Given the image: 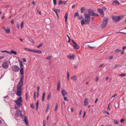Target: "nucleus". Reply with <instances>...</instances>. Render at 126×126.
Returning a JSON list of instances; mask_svg holds the SVG:
<instances>
[{"label": "nucleus", "mask_w": 126, "mask_h": 126, "mask_svg": "<svg viewBox=\"0 0 126 126\" xmlns=\"http://www.w3.org/2000/svg\"><path fill=\"white\" fill-rule=\"evenodd\" d=\"M85 24V21L84 20H82L81 21V24L82 25H83Z\"/></svg>", "instance_id": "473e14b6"}, {"label": "nucleus", "mask_w": 126, "mask_h": 126, "mask_svg": "<svg viewBox=\"0 0 126 126\" xmlns=\"http://www.w3.org/2000/svg\"><path fill=\"white\" fill-rule=\"evenodd\" d=\"M26 96V100H27L28 98V96H27V93H26L25 95Z\"/></svg>", "instance_id": "864d4df0"}, {"label": "nucleus", "mask_w": 126, "mask_h": 126, "mask_svg": "<svg viewBox=\"0 0 126 126\" xmlns=\"http://www.w3.org/2000/svg\"><path fill=\"white\" fill-rule=\"evenodd\" d=\"M8 53L11 54V53L14 54L15 55H16L17 54L16 52L13 50H12L10 52L8 51Z\"/></svg>", "instance_id": "a211bd4d"}, {"label": "nucleus", "mask_w": 126, "mask_h": 126, "mask_svg": "<svg viewBox=\"0 0 126 126\" xmlns=\"http://www.w3.org/2000/svg\"><path fill=\"white\" fill-rule=\"evenodd\" d=\"M52 58L51 55L49 56H48L46 58V59L47 60H50Z\"/></svg>", "instance_id": "b1692460"}, {"label": "nucleus", "mask_w": 126, "mask_h": 126, "mask_svg": "<svg viewBox=\"0 0 126 126\" xmlns=\"http://www.w3.org/2000/svg\"><path fill=\"white\" fill-rule=\"evenodd\" d=\"M11 23L12 24H13L14 23V20H12L11 21Z\"/></svg>", "instance_id": "69168bd1"}, {"label": "nucleus", "mask_w": 126, "mask_h": 126, "mask_svg": "<svg viewBox=\"0 0 126 126\" xmlns=\"http://www.w3.org/2000/svg\"><path fill=\"white\" fill-rule=\"evenodd\" d=\"M20 72L21 75H24V69L22 67H21L20 69Z\"/></svg>", "instance_id": "6ab92c4d"}, {"label": "nucleus", "mask_w": 126, "mask_h": 126, "mask_svg": "<svg viewBox=\"0 0 126 126\" xmlns=\"http://www.w3.org/2000/svg\"><path fill=\"white\" fill-rule=\"evenodd\" d=\"M102 10H103H103H106V8L105 7H102Z\"/></svg>", "instance_id": "6e6d98bb"}, {"label": "nucleus", "mask_w": 126, "mask_h": 126, "mask_svg": "<svg viewBox=\"0 0 126 126\" xmlns=\"http://www.w3.org/2000/svg\"><path fill=\"white\" fill-rule=\"evenodd\" d=\"M84 15L85 16V21L87 24H89L90 20V16L88 14H86L85 12Z\"/></svg>", "instance_id": "7ed1b4c3"}, {"label": "nucleus", "mask_w": 126, "mask_h": 126, "mask_svg": "<svg viewBox=\"0 0 126 126\" xmlns=\"http://www.w3.org/2000/svg\"><path fill=\"white\" fill-rule=\"evenodd\" d=\"M88 14L90 16L91 15L93 16H98V14L96 13H95L93 10L91 9H89L88 10Z\"/></svg>", "instance_id": "20e7f679"}, {"label": "nucleus", "mask_w": 126, "mask_h": 126, "mask_svg": "<svg viewBox=\"0 0 126 126\" xmlns=\"http://www.w3.org/2000/svg\"><path fill=\"white\" fill-rule=\"evenodd\" d=\"M117 95V94H116V93L114 95H113L111 97L112 98V97H114L115 96H116Z\"/></svg>", "instance_id": "e2e57ef3"}, {"label": "nucleus", "mask_w": 126, "mask_h": 126, "mask_svg": "<svg viewBox=\"0 0 126 126\" xmlns=\"http://www.w3.org/2000/svg\"><path fill=\"white\" fill-rule=\"evenodd\" d=\"M36 110H38V107L39 103H38V101H37V102H36Z\"/></svg>", "instance_id": "c756f323"}, {"label": "nucleus", "mask_w": 126, "mask_h": 126, "mask_svg": "<svg viewBox=\"0 0 126 126\" xmlns=\"http://www.w3.org/2000/svg\"><path fill=\"white\" fill-rule=\"evenodd\" d=\"M114 3L115 4H119V2L116 0H115L113 1V3H112V4H113V5H114L113 4Z\"/></svg>", "instance_id": "5701e85b"}, {"label": "nucleus", "mask_w": 126, "mask_h": 126, "mask_svg": "<svg viewBox=\"0 0 126 126\" xmlns=\"http://www.w3.org/2000/svg\"><path fill=\"white\" fill-rule=\"evenodd\" d=\"M42 44H40L38 45L37 46V48H39L40 47H42Z\"/></svg>", "instance_id": "58836bf2"}, {"label": "nucleus", "mask_w": 126, "mask_h": 126, "mask_svg": "<svg viewBox=\"0 0 126 126\" xmlns=\"http://www.w3.org/2000/svg\"><path fill=\"white\" fill-rule=\"evenodd\" d=\"M19 63H20V67L21 68V67H21L22 66H23V64H22V62L20 61H19Z\"/></svg>", "instance_id": "ea45409f"}, {"label": "nucleus", "mask_w": 126, "mask_h": 126, "mask_svg": "<svg viewBox=\"0 0 126 126\" xmlns=\"http://www.w3.org/2000/svg\"><path fill=\"white\" fill-rule=\"evenodd\" d=\"M4 58V56H0V59H3Z\"/></svg>", "instance_id": "338daca9"}, {"label": "nucleus", "mask_w": 126, "mask_h": 126, "mask_svg": "<svg viewBox=\"0 0 126 126\" xmlns=\"http://www.w3.org/2000/svg\"><path fill=\"white\" fill-rule=\"evenodd\" d=\"M24 122L25 124L27 126L28 124V119L26 116H25L24 117Z\"/></svg>", "instance_id": "f8f14e48"}, {"label": "nucleus", "mask_w": 126, "mask_h": 126, "mask_svg": "<svg viewBox=\"0 0 126 126\" xmlns=\"http://www.w3.org/2000/svg\"><path fill=\"white\" fill-rule=\"evenodd\" d=\"M113 58V56H110L109 57V59L110 60H111V59H112Z\"/></svg>", "instance_id": "5fc2aeb1"}, {"label": "nucleus", "mask_w": 126, "mask_h": 126, "mask_svg": "<svg viewBox=\"0 0 126 126\" xmlns=\"http://www.w3.org/2000/svg\"><path fill=\"white\" fill-rule=\"evenodd\" d=\"M85 9L84 7H82L80 9V11L81 13H83Z\"/></svg>", "instance_id": "c85d7f7f"}, {"label": "nucleus", "mask_w": 126, "mask_h": 126, "mask_svg": "<svg viewBox=\"0 0 126 126\" xmlns=\"http://www.w3.org/2000/svg\"><path fill=\"white\" fill-rule=\"evenodd\" d=\"M53 2L54 4L55 5L56 4V0H53Z\"/></svg>", "instance_id": "de8ad7c7"}, {"label": "nucleus", "mask_w": 126, "mask_h": 126, "mask_svg": "<svg viewBox=\"0 0 126 126\" xmlns=\"http://www.w3.org/2000/svg\"><path fill=\"white\" fill-rule=\"evenodd\" d=\"M78 18L79 20H80L81 19H83V18L82 17V15L81 16V17H78Z\"/></svg>", "instance_id": "603ef678"}, {"label": "nucleus", "mask_w": 126, "mask_h": 126, "mask_svg": "<svg viewBox=\"0 0 126 126\" xmlns=\"http://www.w3.org/2000/svg\"><path fill=\"white\" fill-rule=\"evenodd\" d=\"M50 107L49 105V104H47V106L46 109V111L47 112L48 111V110L49 109Z\"/></svg>", "instance_id": "bb28decb"}, {"label": "nucleus", "mask_w": 126, "mask_h": 126, "mask_svg": "<svg viewBox=\"0 0 126 126\" xmlns=\"http://www.w3.org/2000/svg\"><path fill=\"white\" fill-rule=\"evenodd\" d=\"M16 27L18 29L19 27V25L18 24H17L16 25Z\"/></svg>", "instance_id": "13d9d810"}, {"label": "nucleus", "mask_w": 126, "mask_h": 126, "mask_svg": "<svg viewBox=\"0 0 126 126\" xmlns=\"http://www.w3.org/2000/svg\"><path fill=\"white\" fill-rule=\"evenodd\" d=\"M121 51V50L119 49H117L115 50V52H118Z\"/></svg>", "instance_id": "4c0bfd02"}, {"label": "nucleus", "mask_w": 126, "mask_h": 126, "mask_svg": "<svg viewBox=\"0 0 126 126\" xmlns=\"http://www.w3.org/2000/svg\"><path fill=\"white\" fill-rule=\"evenodd\" d=\"M69 73L67 71V79L68 80H69Z\"/></svg>", "instance_id": "72a5a7b5"}, {"label": "nucleus", "mask_w": 126, "mask_h": 126, "mask_svg": "<svg viewBox=\"0 0 126 126\" xmlns=\"http://www.w3.org/2000/svg\"><path fill=\"white\" fill-rule=\"evenodd\" d=\"M98 79H99V78H98V77H97L96 78V79H95V81H97L98 80Z\"/></svg>", "instance_id": "774afa93"}, {"label": "nucleus", "mask_w": 126, "mask_h": 126, "mask_svg": "<svg viewBox=\"0 0 126 126\" xmlns=\"http://www.w3.org/2000/svg\"><path fill=\"white\" fill-rule=\"evenodd\" d=\"M68 16V13L67 12L65 14L64 18L65 19V22L66 23L67 19V17Z\"/></svg>", "instance_id": "dca6fc26"}, {"label": "nucleus", "mask_w": 126, "mask_h": 126, "mask_svg": "<svg viewBox=\"0 0 126 126\" xmlns=\"http://www.w3.org/2000/svg\"><path fill=\"white\" fill-rule=\"evenodd\" d=\"M15 102L16 103V104L18 106V107H19L20 106L22 105V102H18V101H17L16 100H15Z\"/></svg>", "instance_id": "f3484780"}, {"label": "nucleus", "mask_w": 126, "mask_h": 126, "mask_svg": "<svg viewBox=\"0 0 126 126\" xmlns=\"http://www.w3.org/2000/svg\"><path fill=\"white\" fill-rule=\"evenodd\" d=\"M88 104V99L87 98H85L84 101V105L85 106H86Z\"/></svg>", "instance_id": "4468645a"}, {"label": "nucleus", "mask_w": 126, "mask_h": 126, "mask_svg": "<svg viewBox=\"0 0 126 126\" xmlns=\"http://www.w3.org/2000/svg\"><path fill=\"white\" fill-rule=\"evenodd\" d=\"M114 123L115 124H117L118 123V121H117V120H114Z\"/></svg>", "instance_id": "79ce46f5"}, {"label": "nucleus", "mask_w": 126, "mask_h": 126, "mask_svg": "<svg viewBox=\"0 0 126 126\" xmlns=\"http://www.w3.org/2000/svg\"><path fill=\"white\" fill-rule=\"evenodd\" d=\"M22 86L17 85V91L16 92V94L17 96H20L22 94V90L21 87Z\"/></svg>", "instance_id": "f257e3e1"}, {"label": "nucleus", "mask_w": 126, "mask_h": 126, "mask_svg": "<svg viewBox=\"0 0 126 126\" xmlns=\"http://www.w3.org/2000/svg\"><path fill=\"white\" fill-rule=\"evenodd\" d=\"M16 112L15 115L18 116H20L22 117V115L21 114V112L20 110H18L16 111Z\"/></svg>", "instance_id": "6e6552de"}, {"label": "nucleus", "mask_w": 126, "mask_h": 126, "mask_svg": "<svg viewBox=\"0 0 126 126\" xmlns=\"http://www.w3.org/2000/svg\"><path fill=\"white\" fill-rule=\"evenodd\" d=\"M12 69L13 71L15 72H18L19 69V68L17 65H14L12 66Z\"/></svg>", "instance_id": "423d86ee"}, {"label": "nucleus", "mask_w": 126, "mask_h": 126, "mask_svg": "<svg viewBox=\"0 0 126 126\" xmlns=\"http://www.w3.org/2000/svg\"><path fill=\"white\" fill-rule=\"evenodd\" d=\"M61 90V92L63 96H64L65 95L67 94V92L64 89L62 88Z\"/></svg>", "instance_id": "1a4fd4ad"}, {"label": "nucleus", "mask_w": 126, "mask_h": 126, "mask_svg": "<svg viewBox=\"0 0 126 126\" xmlns=\"http://www.w3.org/2000/svg\"><path fill=\"white\" fill-rule=\"evenodd\" d=\"M0 51L2 52H6L7 53H8V51H6V50H4V51L0 50Z\"/></svg>", "instance_id": "09e8293b"}, {"label": "nucleus", "mask_w": 126, "mask_h": 126, "mask_svg": "<svg viewBox=\"0 0 126 126\" xmlns=\"http://www.w3.org/2000/svg\"><path fill=\"white\" fill-rule=\"evenodd\" d=\"M60 83L59 82H58V85H57V90L58 91H59L60 90Z\"/></svg>", "instance_id": "412c9836"}, {"label": "nucleus", "mask_w": 126, "mask_h": 126, "mask_svg": "<svg viewBox=\"0 0 126 126\" xmlns=\"http://www.w3.org/2000/svg\"><path fill=\"white\" fill-rule=\"evenodd\" d=\"M108 18L107 17H105L103 19L101 27L102 28H104L106 26L108 23Z\"/></svg>", "instance_id": "f03ea898"}, {"label": "nucleus", "mask_w": 126, "mask_h": 126, "mask_svg": "<svg viewBox=\"0 0 126 126\" xmlns=\"http://www.w3.org/2000/svg\"><path fill=\"white\" fill-rule=\"evenodd\" d=\"M113 21L115 22L120 21L121 19V17L119 16H113L112 17Z\"/></svg>", "instance_id": "39448f33"}, {"label": "nucleus", "mask_w": 126, "mask_h": 126, "mask_svg": "<svg viewBox=\"0 0 126 126\" xmlns=\"http://www.w3.org/2000/svg\"><path fill=\"white\" fill-rule=\"evenodd\" d=\"M67 57L68 59H74V55L71 56L70 55H69L67 56Z\"/></svg>", "instance_id": "ddd939ff"}, {"label": "nucleus", "mask_w": 126, "mask_h": 126, "mask_svg": "<svg viewBox=\"0 0 126 126\" xmlns=\"http://www.w3.org/2000/svg\"><path fill=\"white\" fill-rule=\"evenodd\" d=\"M71 79L74 81L76 82L77 81V78L75 75L73 77H72Z\"/></svg>", "instance_id": "aec40b11"}, {"label": "nucleus", "mask_w": 126, "mask_h": 126, "mask_svg": "<svg viewBox=\"0 0 126 126\" xmlns=\"http://www.w3.org/2000/svg\"><path fill=\"white\" fill-rule=\"evenodd\" d=\"M58 106L57 104L55 108V111H56L58 109Z\"/></svg>", "instance_id": "c03bdc74"}, {"label": "nucleus", "mask_w": 126, "mask_h": 126, "mask_svg": "<svg viewBox=\"0 0 126 126\" xmlns=\"http://www.w3.org/2000/svg\"><path fill=\"white\" fill-rule=\"evenodd\" d=\"M124 121V120L122 118L121 119V120H120V122H123Z\"/></svg>", "instance_id": "052dcab7"}, {"label": "nucleus", "mask_w": 126, "mask_h": 126, "mask_svg": "<svg viewBox=\"0 0 126 126\" xmlns=\"http://www.w3.org/2000/svg\"><path fill=\"white\" fill-rule=\"evenodd\" d=\"M64 99L65 101H67L68 100L67 98L65 97L64 96Z\"/></svg>", "instance_id": "8fccbe9b"}, {"label": "nucleus", "mask_w": 126, "mask_h": 126, "mask_svg": "<svg viewBox=\"0 0 126 126\" xmlns=\"http://www.w3.org/2000/svg\"><path fill=\"white\" fill-rule=\"evenodd\" d=\"M45 95V93L44 92L42 96V101H44V99Z\"/></svg>", "instance_id": "cd10ccee"}, {"label": "nucleus", "mask_w": 126, "mask_h": 126, "mask_svg": "<svg viewBox=\"0 0 126 126\" xmlns=\"http://www.w3.org/2000/svg\"><path fill=\"white\" fill-rule=\"evenodd\" d=\"M77 5V4L76 3V4L73 5L72 7V8L73 9L75 8Z\"/></svg>", "instance_id": "37998d69"}, {"label": "nucleus", "mask_w": 126, "mask_h": 126, "mask_svg": "<svg viewBox=\"0 0 126 126\" xmlns=\"http://www.w3.org/2000/svg\"><path fill=\"white\" fill-rule=\"evenodd\" d=\"M37 92H38L39 91V88H39V86H38V87H37Z\"/></svg>", "instance_id": "4d7b16f0"}, {"label": "nucleus", "mask_w": 126, "mask_h": 126, "mask_svg": "<svg viewBox=\"0 0 126 126\" xmlns=\"http://www.w3.org/2000/svg\"><path fill=\"white\" fill-rule=\"evenodd\" d=\"M23 22H22L21 24V25H20V26H21V29H22V27H23Z\"/></svg>", "instance_id": "49530a36"}, {"label": "nucleus", "mask_w": 126, "mask_h": 126, "mask_svg": "<svg viewBox=\"0 0 126 126\" xmlns=\"http://www.w3.org/2000/svg\"><path fill=\"white\" fill-rule=\"evenodd\" d=\"M16 100L17 101H18V102H22V101L21 97H19L18 98L17 100Z\"/></svg>", "instance_id": "a878e982"}, {"label": "nucleus", "mask_w": 126, "mask_h": 126, "mask_svg": "<svg viewBox=\"0 0 126 126\" xmlns=\"http://www.w3.org/2000/svg\"><path fill=\"white\" fill-rule=\"evenodd\" d=\"M97 10L101 14V17H103L104 16V15L103 11V10L100 9H98Z\"/></svg>", "instance_id": "9d476101"}, {"label": "nucleus", "mask_w": 126, "mask_h": 126, "mask_svg": "<svg viewBox=\"0 0 126 126\" xmlns=\"http://www.w3.org/2000/svg\"><path fill=\"white\" fill-rule=\"evenodd\" d=\"M73 46L74 48L75 49H77L79 48V46L77 45L76 43L74 44Z\"/></svg>", "instance_id": "2eb2a0df"}, {"label": "nucleus", "mask_w": 126, "mask_h": 126, "mask_svg": "<svg viewBox=\"0 0 126 126\" xmlns=\"http://www.w3.org/2000/svg\"><path fill=\"white\" fill-rule=\"evenodd\" d=\"M31 108H34V106L32 104H31Z\"/></svg>", "instance_id": "680f3d73"}, {"label": "nucleus", "mask_w": 126, "mask_h": 126, "mask_svg": "<svg viewBox=\"0 0 126 126\" xmlns=\"http://www.w3.org/2000/svg\"><path fill=\"white\" fill-rule=\"evenodd\" d=\"M119 75L120 76L122 77V76H126V75L125 74H120Z\"/></svg>", "instance_id": "a18cd8bd"}, {"label": "nucleus", "mask_w": 126, "mask_h": 126, "mask_svg": "<svg viewBox=\"0 0 126 126\" xmlns=\"http://www.w3.org/2000/svg\"><path fill=\"white\" fill-rule=\"evenodd\" d=\"M34 53L41 54L42 53V51L41 50H35Z\"/></svg>", "instance_id": "4be33fe9"}, {"label": "nucleus", "mask_w": 126, "mask_h": 126, "mask_svg": "<svg viewBox=\"0 0 126 126\" xmlns=\"http://www.w3.org/2000/svg\"><path fill=\"white\" fill-rule=\"evenodd\" d=\"M79 15L78 13V12H76L75 14L74 15V16H77L79 17Z\"/></svg>", "instance_id": "f704fd0d"}, {"label": "nucleus", "mask_w": 126, "mask_h": 126, "mask_svg": "<svg viewBox=\"0 0 126 126\" xmlns=\"http://www.w3.org/2000/svg\"><path fill=\"white\" fill-rule=\"evenodd\" d=\"M51 96V93H50L48 94V96H47V100H48L49 99L50 97Z\"/></svg>", "instance_id": "7c9ffc66"}, {"label": "nucleus", "mask_w": 126, "mask_h": 126, "mask_svg": "<svg viewBox=\"0 0 126 126\" xmlns=\"http://www.w3.org/2000/svg\"><path fill=\"white\" fill-rule=\"evenodd\" d=\"M67 2V1H63V2L62 3H63L64 5H65L66 4V3Z\"/></svg>", "instance_id": "bf43d9fd"}, {"label": "nucleus", "mask_w": 126, "mask_h": 126, "mask_svg": "<svg viewBox=\"0 0 126 126\" xmlns=\"http://www.w3.org/2000/svg\"><path fill=\"white\" fill-rule=\"evenodd\" d=\"M8 66L7 64V62H5L2 63V67L3 68H7V67Z\"/></svg>", "instance_id": "9b49d317"}, {"label": "nucleus", "mask_w": 126, "mask_h": 126, "mask_svg": "<svg viewBox=\"0 0 126 126\" xmlns=\"http://www.w3.org/2000/svg\"><path fill=\"white\" fill-rule=\"evenodd\" d=\"M119 66L121 67V66L120 64H116L115 65L114 68H118Z\"/></svg>", "instance_id": "2f4dec72"}, {"label": "nucleus", "mask_w": 126, "mask_h": 126, "mask_svg": "<svg viewBox=\"0 0 126 126\" xmlns=\"http://www.w3.org/2000/svg\"><path fill=\"white\" fill-rule=\"evenodd\" d=\"M82 112V110H81L80 111H79V115L80 116L81 115V112Z\"/></svg>", "instance_id": "0e129e2a"}, {"label": "nucleus", "mask_w": 126, "mask_h": 126, "mask_svg": "<svg viewBox=\"0 0 126 126\" xmlns=\"http://www.w3.org/2000/svg\"><path fill=\"white\" fill-rule=\"evenodd\" d=\"M52 10H53V11L55 13L57 16H58V14H57V9H54V8H53L52 9Z\"/></svg>", "instance_id": "393cba45"}, {"label": "nucleus", "mask_w": 126, "mask_h": 126, "mask_svg": "<svg viewBox=\"0 0 126 126\" xmlns=\"http://www.w3.org/2000/svg\"><path fill=\"white\" fill-rule=\"evenodd\" d=\"M21 75L22 76H21L20 78V80L19 82V83L17 85L22 86L23 85V80L24 78V76H23V75Z\"/></svg>", "instance_id": "0eeeda50"}, {"label": "nucleus", "mask_w": 126, "mask_h": 126, "mask_svg": "<svg viewBox=\"0 0 126 126\" xmlns=\"http://www.w3.org/2000/svg\"><path fill=\"white\" fill-rule=\"evenodd\" d=\"M34 50H32L31 49H28V51H30V52H32L33 53H34Z\"/></svg>", "instance_id": "a19ab883"}, {"label": "nucleus", "mask_w": 126, "mask_h": 126, "mask_svg": "<svg viewBox=\"0 0 126 126\" xmlns=\"http://www.w3.org/2000/svg\"><path fill=\"white\" fill-rule=\"evenodd\" d=\"M88 47H89V48H95L96 47V46H90V45H88Z\"/></svg>", "instance_id": "c9c22d12"}, {"label": "nucleus", "mask_w": 126, "mask_h": 126, "mask_svg": "<svg viewBox=\"0 0 126 126\" xmlns=\"http://www.w3.org/2000/svg\"><path fill=\"white\" fill-rule=\"evenodd\" d=\"M3 29L6 32V33H8V29L7 28L6 29L5 28V27H3Z\"/></svg>", "instance_id": "e433bc0d"}, {"label": "nucleus", "mask_w": 126, "mask_h": 126, "mask_svg": "<svg viewBox=\"0 0 126 126\" xmlns=\"http://www.w3.org/2000/svg\"><path fill=\"white\" fill-rule=\"evenodd\" d=\"M46 124V121L45 120L43 121V126H46L45 124Z\"/></svg>", "instance_id": "3c124183"}]
</instances>
